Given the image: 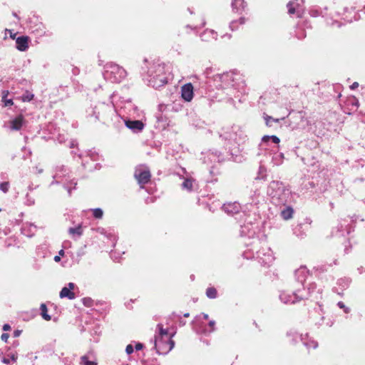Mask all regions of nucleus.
Here are the masks:
<instances>
[{
    "label": "nucleus",
    "mask_w": 365,
    "mask_h": 365,
    "mask_svg": "<svg viewBox=\"0 0 365 365\" xmlns=\"http://www.w3.org/2000/svg\"><path fill=\"white\" fill-rule=\"evenodd\" d=\"M81 364L83 365H96V363L88 360V356H83L81 358Z\"/></svg>",
    "instance_id": "obj_18"
},
{
    "label": "nucleus",
    "mask_w": 365,
    "mask_h": 365,
    "mask_svg": "<svg viewBox=\"0 0 365 365\" xmlns=\"http://www.w3.org/2000/svg\"><path fill=\"white\" fill-rule=\"evenodd\" d=\"M128 354H130L133 352V347L131 344H129L126 346L125 349Z\"/></svg>",
    "instance_id": "obj_27"
},
{
    "label": "nucleus",
    "mask_w": 365,
    "mask_h": 365,
    "mask_svg": "<svg viewBox=\"0 0 365 365\" xmlns=\"http://www.w3.org/2000/svg\"><path fill=\"white\" fill-rule=\"evenodd\" d=\"M135 178L139 184L144 185L150 179V171L145 166L140 165L135 169Z\"/></svg>",
    "instance_id": "obj_2"
},
{
    "label": "nucleus",
    "mask_w": 365,
    "mask_h": 365,
    "mask_svg": "<svg viewBox=\"0 0 365 365\" xmlns=\"http://www.w3.org/2000/svg\"><path fill=\"white\" fill-rule=\"evenodd\" d=\"M54 260H55L56 262H59V261L61 260V257H60V256H58V255L55 256V257H54Z\"/></svg>",
    "instance_id": "obj_35"
},
{
    "label": "nucleus",
    "mask_w": 365,
    "mask_h": 365,
    "mask_svg": "<svg viewBox=\"0 0 365 365\" xmlns=\"http://www.w3.org/2000/svg\"><path fill=\"white\" fill-rule=\"evenodd\" d=\"M272 262V257H269V262Z\"/></svg>",
    "instance_id": "obj_45"
},
{
    "label": "nucleus",
    "mask_w": 365,
    "mask_h": 365,
    "mask_svg": "<svg viewBox=\"0 0 365 365\" xmlns=\"http://www.w3.org/2000/svg\"><path fill=\"white\" fill-rule=\"evenodd\" d=\"M34 98V95L30 93H26L21 96V100L24 102H29L31 101Z\"/></svg>",
    "instance_id": "obj_22"
},
{
    "label": "nucleus",
    "mask_w": 365,
    "mask_h": 365,
    "mask_svg": "<svg viewBox=\"0 0 365 365\" xmlns=\"http://www.w3.org/2000/svg\"><path fill=\"white\" fill-rule=\"evenodd\" d=\"M19 335V332H16V334H15V336H18Z\"/></svg>",
    "instance_id": "obj_48"
},
{
    "label": "nucleus",
    "mask_w": 365,
    "mask_h": 365,
    "mask_svg": "<svg viewBox=\"0 0 365 365\" xmlns=\"http://www.w3.org/2000/svg\"><path fill=\"white\" fill-rule=\"evenodd\" d=\"M182 187L185 189H187L188 190H191L192 188V181L190 179H187L184 181L182 184Z\"/></svg>",
    "instance_id": "obj_21"
},
{
    "label": "nucleus",
    "mask_w": 365,
    "mask_h": 365,
    "mask_svg": "<svg viewBox=\"0 0 365 365\" xmlns=\"http://www.w3.org/2000/svg\"><path fill=\"white\" fill-rule=\"evenodd\" d=\"M203 317L205 319H208V315L207 314H203Z\"/></svg>",
    "instance_id": "obj_41"
},
{
    "label": "nucleus",
    "mask_w": 365,
    "mask_h": 365,
    "mask_svg": "<svg viewBox=\"0 0 365 365\" xmlns=\"http://www.w3.org/2000/svg\"><path fill=\"white\" fill-rule=\"evenodd\" d=\"M303 299L304 296L301 294L300 296H298L297 294H293L292 295L287 294L286 293H283L280 295V299L282 302H284L286 304L290 303L293 304L295 303L297 301V299Z\"/></svg>",
    "instance_id": "obj_8"
},
{
    "label": "nucleus",
    "mask_w": 365,
    "mask_h": 365,
    "mask_svg": "<svg viewBox=\"0 0 365 365\" xmlns=\"http://www.w3.org/2000/svg\"><path fill=\"white\" fill-rule=\"evenodd\" d=\"M6 96H7V92H4V96L2 97V101L4 104V106H12L14 103L13 101L11 99H7Z\"/></svg>",
    "instance_id": "obj_20"
},
{
    "label": "nucleus",
    "mask_w": 365,
    "mask_h": 365,
    "mask_svg": "<svg viewBox=\"0 0 365 365\" xmlns=\"http://www.w3.org/2000/svg\"><path fill=\"white\" fill-rule=\"evenodd\" d=\"M8 339H9V335H8L7 334H3L1 335V339H2L3 341H7Z\"/></svg>",
    "instance_id": "obj_29"
},
{
    "label": "nucleus",
    "mask_w": 365,
    "mask_h": 365,
    "mask_svg": "<svg viewBox=\"0 0 365 365\" xmlns=\"http://www.w3.org/2000/svg\"><path fill=\"white\" fill-rule=\"evenodd\" d=\"M40 308L41 311L42 317L46 321L51 320V316L47 314V308L46 304H42Z\"/></svg>",
    "instance_id": "obj_15"
},
{
    "label": "nucleus",
    "mask_w": 365,
    "mask_h": 365,
    "mask_svg": "<svg viewBox=\"0 0 365 365\" xmlns=\"http://www.w3.org/2000/svg\"><path fill=\"white\" fill-rule=\"evenodd\" d=\"M11 359H12V361H16V356H14V355H12V356H11Z\"/></svg>",
    "instance_id": "obj_40"
},
{
    "label": "nucleus",
    "mask_w": 365,
    "mask_h": 365,
    "mask_svg": "<svg viewBox=\"0 0 365 365\" xmlns=\"http://www.w3.org/2000/svg\"><path fill=\"white\" fill-rule=\"evenodd\" d=\"M235 22H232V24H231V28H232V29H233V28H234V25H235Z\"/></svg>",
    "instance_id": "obj_43"
},
{
    "label": "nucleus",
    "mask_w": 365,
    "mask_h": 365,
    "mask_svg": "<svg viewBox=\"0 0 365 365\" xmlns=\"http://www.w3.org/2000/svg\"><path fill=\"white\" fill-rule=\"evenodd\" d=\"M19 335V332H16V334H15V336H18Z\"/></svg>",
    "instance_id": "obj_47"
},
{
    "label": "nucleus",
    "mask_w": 365,
    "mask_h": 365,
    "mask_svg": "<svg viewBox=\"0 0 365 365\" xmlns=\"http://www.w3.org/2000/svg\"><path fill=\"white\" fill-rule=\"evenodd\" d=\"M270 139L272 140L273 143H277V144L279 143V142H280L279 138L277 136H276V135H270V136L269 135H264L262 138V143H267Z\"/></svg>",
    "instance_id": "obj_14"
},
{
    "label": "nucleus",
    "mask_w": 365,
    "mask_h": 365,
    "mask_svg": "<svg viewBox=\"0 0 365 365\" xmlns=\"http://www.w3.org/2000/svg\"><path fill=\"white\" fill-rule=\"evenodd\" d=\"M216 34L212 30H206L201 35V38L205 41H210L216 39Z\"/></svg>",
    "instance_id": "obj_12"
},
{
    "label": "nucleus",
    "mask_w": 365,
    "mask_h": 365,
    "mask_svg": "<svg viewBox=\"0 0 365 365\" xmlns=\"http://www.w3.org/2000/svg\"><path fill=\"white\" fill-rule=\"evenodd\" d=\"M264 120H265V122H266L267 125H269V126H270V125H270V121H274V122H277V123L279 121V119H274V118H272V117L268 116V115H266V116L264 117Z\"/></svg>",
    "instance_id": "obj_24"
},
{
    "label": "nucleus",
    "mask_w": 365,
    "mask_h": 365,
    "mask_svg": "<svg viewBox=\"0 0 365 365\" xmlns=\"http://www.w3.org/2000/svg\"><path fill=\"white\" fill-rule=\"evenodd\" d=\"M224 210L230 214L236 213L240 210V205L237 203H228L223 205Z\"/></svg>",
    "instance_id": "obj_10"
},
{
    "label": "nucleus",
    "mask_w": 365,
    "mask_h": 365,
    "mask_svg": "<svg viewBox=\"0 0 365 365\" xmlns=\"http://www.w3.org/2000/svg\"><path fill=\"white\" fill-rule=\"evenodd\" d=\"M295 3L294 1H290L287 4L289 14H293L297 13L298 16H300L303 13V9L300 7L299 4H297L295 6Z\"/></svg>",
    "instance_id": "obj_9"
},
{
    "label": "nucleus",
    "mask_w": 365,
    "mask_h": 365,
    "mask_svg": "<svg viewBox=\"0 0 365 365\" xmlns=\"http://www.w3.org/2000/svg\"><path fill=\"white\" fill-rule=\"evenodd\" d=\"M126 125L131 130H141L143 128V124L140 120L127 121Z\"/></svg>",
    "instance_id": "obj_11"
},
{
    "label": "nucleus",
    "mask_w": 365,
    "mask_h": 365,
    "mask_svg": "<svg viewBox=\"0 0 365 365\" xmlns=\"http://www.w3.org/2000/svg\"><path fill=\"white\" fill-rule=\"evenodd\" d=\"M83 303L86 306H87V307H90V306H91V304H92V301H91V299H89V298H84V299H83Z\"/></svg>",
    "instance_id": "obj_26"
},
{
    "label": "nucleus",
    "mask_w": 365,
    "mask_h": 365,
    "mask_svg": "<svg viewBox=\"0 0 365 365\" xmlns=\"http://www.w3.org/2000/svg\"><path fill=\"white\" fill-rule=\"evenodd\" d=\"M307 346H312L313 348H316L317 346V342L312 341L310 344H306Z\"/></svg>",
    "instance_id": "obj_31"
},
{
    "label": "nucleus",
    "mask_w": 365,
    "mask_h": 365,
    "mask_svg": "<svg viewBox=\"0 0 365 365\" xmlns=\"http://www.w3.org/2000/svg\"><path fill=\"white\" fill-rule=\"evenodd\" d=\"M172 337L173 334L169 333L168 329H163L162 324H158L157 333L155 336V346L159 354H168L173 348L174 341L172 340Z\"/></svg>",
    "instance_id": "obj_1"
},
{
    "label": "nucleus",
    "mask_w": 365,
    "mask_h": 365,
    "mask_svg": "<svg viewBox=\"0 0 365 365\" xmlns=\"http://www.w3.org/2000/svg\"><path fill=\"white\" fill-rule=\"evenodd\" d=\"M24 123V116L22 115H20L9 121V128L11 130H19L21 128Z\"/></svg>",
    "instance_id": "obj_6"
},
{
    "label": "nucleus",
    "mask_w": 365,
    "mask_h": 365,
    "mask_svg": "<svg viewBox=\"0 0 365 365\" xmlns=\"http://www.w3.org/2000/svg\"><path fill=\"white\" fill-rule=\"evenodd\" d=\"M107 75L110 76L114 81H120L126 76L125 71L118 65H110L109 70L106 71Z\"/></svg>",
    "instance_id": "obj_3"
},
{
    "label": "nucleus",
    "mask_w": 365,
    "mask_h": 365,
    "mask_svg": "<svg viewBox=\"0 0 365 365\" xmlns=\"http://www.w3.org/2000/svg\"><path fill=\"white\" fill-rule=\"evenodd\" d=\"M75 284L72 282L68 283V287H63L60 292V297H67L69 299H73L75 298V294L72 292L74 289Z\"/></svg>",
    "instance_id": "obj_5"
},
{
    "label": "nucleus",
    "mask_w": 365,
    "mask_h": 365,
    "mask_svg": "<svg viewBox=\"0 0 365 365\" xmlns=\"http://www.w3.org/2000/svg\"><path fill=\"white\" fill-rule=\"evenodd\" d=\"M69 233L73 235H77L78 236L81 235V234H82L81 227L78 226L77 227H75V228H70Z\"/></svg>",
    "instance_id": "obj_19"
},
{
    "label": "nucleus",
    "mask_w": 365,
    "mask_h": 365,
    "mask_svg": "<svg viewBox=\"0 0 365 365\" xmlns=\"http://www.w3.org/2000/svg\"><path fill=\"white\" fill-rule=\"evenodd\" d=\"M293 210L291 208H287L282 212V216L284 220H289L292 217Z\"/></svg>",
    "instance_id": "obj_16"
},
{
    "label": "nucleus",
    "mask_w": 365,
    "mask_h": 365,
    "mask_svg": "<svg viewBox=\"0 0 365 365\" xmlns=\"http://www.w3.org/2000/svg\"><path fill=\"white\" fill-rule=\"evenodd\" d=\"M2 361H3L4 364H9V363H10L9 359H4Z\"/></svg>",
    "instance_id": "obj_37"
},
{
    "label": "nucleus",
    "mask_w": 365,
    "mask_h": 365,
    "mask_svg": "<svg viewBox=\"0 0 365 365\" xmlns=\"http://www.w3.org/2000/svg\"><path fill=\"white\" fill-rule=\"evenodd\" d=\"M29 38L27 36H20L16 40V48L19 51H24L29 48Z\"/></svg>",
    "instance_id": "obj_7"
},
{
    "label": "nucleus",
    "mask_w": 365,
    "mask_h": 365,
    "mask_svg": "<svg viewBox=\"0 0 365 365\" xmlns=\"http://www.w3.org/2000/svg\"><path fill=\"white\" fill-rule=\"evenodd\" d=\"M163 70V67L160 66H158V68H157V71L158 72H161Z\"/></svg>",
    "instance_id": "obj_36"
},
{
    "label": "nucleus",
    "mask_w": 365,
    "mask_h": 365,
    "mask_svg": "<svg viewBox=\"0 0 365 365\" xmlns=\"http://www.w3.org/2000/svg\"><path fill=\"white\" fill-rule=\"evenodd\" d=\"M209 325L211 327V331H213L215 329V322L214 320L210 321Z\"/></svg>",
    "instance_id": "obj_28"
},
{
    "label": "nucleus",
    "mask_w": 365,
    "mask_h": 365,
    "mask_svg": "<svg viewBox=\"0 0 365 365\" xmlns=\"http://www.w3.org/2000/svg\"><path fill=\"white\" fill-rule=\"evenodd\" d=\"M184 316L187 317H188V316H189V314H185V315H184Z\"/></svg>",
    "instance_id": "obj_46"
},
{
    "label": "nucleus",
    "mask_w": 365,
    "mask_h": 365,
    "mask_svg": "<svg viewBox=\"0 0 365 365\" xmlns=\"http://www.w3.org/2000/svg\"><path fill=\"white\" fill-rule=\"evenodd\" d=\"M338 305H339L341 308H343V307H344V305H343L342 302H339Z\"/></svg>",
    "instance_id": "obj_42"
},
{
    "label": "nucleus",
    "mask_w": 365,
    "mask_h": 365,
    "mask_svg": "<svg viewBox=\"0 0 365 365\" xmlns=\"http://www.w3.org/2000/svg\"><path fill=\"white\" fill-rule=\"evenodd\" d=\"M0 190H1L4 192H6L9 190V183L3 182L0 184Z\"/></svg>",
    "instance_id": "obj_25"
},
{
    "label": "nucleus",
    "mask_w": 365,
    "mask_h": 365,
    "mask_svg": "<svg viewBox=\"0 0 365 365\" xmlns=\"http://www.w3.org/2000/svg\"><path fill=\"white\" fill-rule=\"evenodd\" d=\"M206 294L207 297L213 299L215 298L217 296V291L213 287H210L207 289Z\"/></svg>",
    "instance_id": "obj_17"
},
{
    "label": "nucleus",
    "mask_w": 365,
    "mask_h": 365,
    "mask_svg": "<svg viewBox=\"0 0 365 365\" xmlns=\"http://www.w3.org/2000/svg\"><path fill=\"white\" fill-rule=\"evenodd\" d=\"M232 6L233 10H236V11H240L243 10L245 5L244 0H233L232 3Z\"/></svg>",
    "instance_id": "obj_13"
},
{
    "label": "nucleus",
    "mask_w": 365,
    "mask_h": 365,
    "mask_svg": "<svg viewBox=\"0 0 365 365\" xmlns=\"http://www.w3.org/2000/svg\"><path fill=\"white\" fill-rule=\"evenodd\" d=\"M11 329V327L9 324H4L3 327V329L4 331H8Z\"/></svg>",
    "instance_id": "obj_33"
},
{
    "label": "nucleus",
    "mask_w": 365,
    "mask_h": 365,
    "mask_svg": "<svg viewBox=\"0 0 365 365\" xmlns=\"http://www.w3.org/2000/svg\"><path fill=\"white\" fill-rule=\"evenodd\" d=\"M240 23L241 24H243L244 23V20L242 19H240Z\"/></svg>",
    "instance_id": "obj_44"
},
{
    "label": "nucleus",
    "mask_w": 365,
    "mask_h": 365,
    "mask_svg": "<svg viewBox=\"0 0 365 365\" xmlns=\"http://www.w3.org/2000/svg\"><path fill=\"white\" fill-rule=\"evenodd\" d=\"M59 255L58 256H63L64 255V251L63 250L59 251Z\"/></svg>",
    "instance_id": "obj_38"
},
{
    "label": "nucleus",
    "mask_w": 365,
    "mask_h": 365,
    "mask_svg": "<svg viewBox=\"0 0 365 365\" xmlns=\"http://www.w3.org/2000/svg\"><path fill=\"white\" fill-rule=\"evenodd\" d=\"M305 272V269H304V268H301L300 269H299V270L297 271V273H299V272Z\"/></svg>",
    "instance_id": "obj_39"
},
{
    "label": "nucleus",
    "mask_w": 365,
    "mask_h": 365,
    "mask_svg": "<svg viewBox=\"0 0 365 365\" xmlns=\"http://www.w3.org/2000/svg\"><path fill=\"white\" fill-rule=\"evenodd\" d=\"M181 96L182 98L190 102L193 98V86L191 83H186L181 88Z\"/></svg>",
    "instance_id": "obj_4"
},
{
    "label": "nucleus",
    "mask_w": 365,
    "mask_h": 365,
    "mask_svg": "<svg viewBox=\"0 0 365 365\" xmlns=\"http://www.w3.org/2000/svg\"><path fill=\"white\" fill-rule=\"evenodd\" d=\"M142 348H143V345L140 343H138L135 345L136 350H140Z\"/></svg>",
    "instance_id": "obj_34"
},
{
    "label": "nucleus",
    "mask_w": 365,
    "mask_h": 365,
    "mask_svg": "<svg viewBox=\"0 0 365 365\" xmlns=\"http://www.w3.org/2000/svg\"><path fill=\"white\" fill-rule=\"evenodd\" d=\"M159 81H160V82L161 83H163V84H165V83H167V78H166L165 77H164V76L160 77V78H159Z\"/></svg>",
    "instance_id": "obj_30"
},
{
    "label": "nucleus",
    "mask_w": 365,
    "mask_h": 365,
    "mask_svg": "<svg viewBox=\"0 0 365 365\" xmlns=\"http://www.w3.org/2000/svg\"><path fill=\"white\" fill-rule=\"evenodd\" d=\"M359 86V83L357 82H354L351 86V89H355Z\"/></svg>",
    "instance_id": "obj_32"
},
{
    "label": "nucleus",
    "mask_w": 365,
    "mask_h": 365,
    "mask_svg": "<svg viewBox=\"0 0 365 365\" xmlns=\"http://www.w3.org/2000/svg\"><path fill=\"white\" fill-rule=\"evenodd\" d=\"M93 216L96 217V218H101L103 217V210L100 208H96V209H94L93 210Z\"/></svg>",
    "instance_id": "obj_23"
}]
</instances>
